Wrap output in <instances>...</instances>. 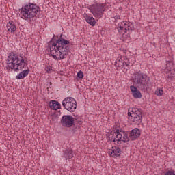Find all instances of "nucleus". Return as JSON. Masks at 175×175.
<instances>
[{"instance_id": "f257e3e1", "label": "nucleus", "mask_w": 175, "mask_h": 175, "mask_svg": "<svg viewBox=\"0 0 175 175\" xmlns=\"http://www.w3.org/2000/svg\"><path fill=\"white\" fill-rule=\"evenodd\" d=\"M69 44H70L69 40H66L62 35L59 38L54 35L48 44V48L53 58L59 61L68 56V53L70 51Z\"/></svg>"}, {"instance_id": "f3484780", "label": "nucleus", "mask_w": 175, "mask_h": 175, "mask_svg": "<svg viewBox=\"0 0 175 175\" xmlns=\"http://www.w3.org/2000/svg\"><path fill=\"white\" fill-rule=\"evenodd\" d=\"M107 135L109 142H113L114 143L117 142V130L116 131H112Z\"/></svg>"}, {"instance_id": "393cba45", "label": "nucleus", "mask_w": 175, "mask_h": 175, "mask_svg": "<svg viewBox=\"0 0 175 175\" xmlns=\"http://www.w3.org/2000/svg\"><path fill=\"white\" fill-rule=\"evenodd\" d=\"M165 175H175L174 171H167Z\"/></svg>"}, {"instance_id": "ddd939ff", "label": "nucleus", "mask_w": 175, "mask_h": 175, "mask_svg": "<svg viewBox=\"0 0 175 175\" xmlns=\"http://www.w3.org/2000/svg\"><path fill=\"white\" fill-rule=\"evenodd\" d=\"M123 59H124V66L123 67L121 68L122 72H124V73H126V72H128V70H129V66L130 65H133V64H132V59H129L126 57H123Z\"/></svg>"}, {"instance_id": "9b49d317", "label": "nucleus", "mask_w": 175, "mask_h": 175, "mask_svg": "<svg viewBox=\"0 0 175 175\" xmlns=\"http://www.w3.org/2000/svg\"><path fill=\"white\" fill-rule=\"evenodd\" d=\"M129 133V139L131 141L137 140L139 137H140V130L138 128H135L134 129L131 130V131H128Z\"/></svg>"}, {"instance_id": "5701e85b", "label": "nucleus", "mask_w": 175, "mask_h": 175, "mask_svg": "<svg viewBox=\"0 0 175 175\" xmlns=\"http://www.w3.org/2000/svg\"><path fill=\"white\" fill-rule=\"evenodd\" d=\"M116 143H115L116 146L115 147H121V140H119L118 139H116Z\"/></svg>"}, {"instance_id": "39448f33", "label": "nucleus", "mask_w": 175, "mask_h": 175, "mask_svg": "<svg viewBox=\"0 0 175 175\" xmlns=\"http://www.w3.org/2000/svg\"><path fill=\"white\" fill-rule=\"evenodd\" d=\"M105 6L104 3H96L90 5L88 9L90 13L93 14L94 17H96V18H102L105 13Z\"/></svg>"}, {"instance_id": "9d476101", "label": "nucleus", "mask_w": 175, "mask_h": 175, "mask_svg": "<svg viewBox=\"0 0 175 175\" xmlns=\"http://www.w3.org/2000/svg\"><path fill=\"white\" fill-rule=\"evenodd\" d=\"M117 139L121 140L124 143H128L130 142L129 135L128 131H124L122 130L117 129Z\"/></svg>"}, {"instance_id": "0eeeda50", "label": "nucleus", "mask_w": 175, "mask_h": 175, "mask_svg": "<svg viewBox=\"0 0 175 175\" xmlns=\"http://www.w3.org/2000/svg\"><path fill=\"white\" fill-rule=\"evenodd\" d=\"M62 105L64 109L70 113L76 111V109H77V102H76V100L72 97H66L64 98Z\"/></svg>"}, {"instance_id": "a211bd4d", "label": "nucleus", "mask_w": 175, "mask_h": 175, "mask_svg": "<svg viewBox=\"0 0 175 175\" xmlns=\"http://www.w3.org/2000/svg\"><path fill=\"white\" fill-rule=\"evenodd\" d=\"M28 75H29V69L25 70L16 75V79H18V80H23V79H25Z\"/></svg>"}, {"instance_id": "2eb2a0df", "label": "nucleus", "mask_w": 175, "mask_h": 175, "mask_svg": "<svg viewBox=\"0 0 175 175\" xmlns=\"http://www.w3.org/2000/svg\"><path fill=\"white\" fill-rule=\"evenodd\" d=\"M49 106L51 110H58V109H61V104L56 100L49 102Z\"/></svg>"}, {"instance_id": "412c9836", "label": "nucleus", "mask_w": 175, "mask_h": 175, "mask_svg": "<svg viewBox=\"0 0 175 175\" xmlns=\"http://www.w3.org/2000/svg\"><path fill=\"white\" fill-rule=\"evenodd\" d=\"M155 95H157V96H162V95H163V90L161 88L157 89Z\"/></svg>"}, {"instance_id": "4468645a", "label": "nucleus", "mask_w": 175, "mask_h": 175, "mask_svg": "<svg viewBox=\"0 0 175 175\" xmlns=\"http://www.w3.org/2000/svg\"><path fill=\"white\" fill-rule=\"evenodd\" d=\"M6 28L9 32L11 33H14L16 31H17V27L16 26V23L14 22L10 21L7 23Z\"/></svg>"}, {"instance_id": "20e7f679", "label": "nucleus", "mask_w": 175, "mask_h": 175, "mask_svg": "<svg viewBox=\"0 0 175 175\" xmlns=\"http://www.w3.org/2000/svg\"><path fill=\"white\" fill-rule=\"evenodd\" d=\"M19 12L21 16H23L22 18L23 20H29L30 23H33L36 21V17L40 13V8L39 5L35 3H28V4L23 5L19 10Z\"/></svg>"}, {"instance_id": "f03ea898", "label": "nucleus", "mask_w": 175, "mask_h": 175, "mask_svg": "<svg viewBox=\"0 0 175 175\" xmlns=\"http://www.w3.org/2000/svg\"><path fill=\"white\" fill-rule=\"evenodd\" d=\"M133 80L135 86H130V90L133 94V96L137 99H140L142 98V93L139 90L145 91L148 88V85H150V77L145 73L142 72V71H139L135 72L133 75Z\"/></svg>"}, {"instance_id": "4be33fe9", "label": "nucleus", "mask_w": 175, "mask_h": 175, "mask_svg": "<svg viewBox=\"0 0 175 175\" xmlns=\"http://www.w3.org/2000/svg\"><path fill=\"white\" fill-rule=\"evenodd\" d=\"M77 77H78V79H83L84 73L83 72V71L80 70L77 72Z\"/></svg>"}, {"instance_id": "423d86ee", "label": "nucleus", "mask_w": 175, "mask_h": 175, "mask_svg": "<svg viewBox=\"0 0 175 175\" xmlns=\"http://www.w3.org/2000/svg\"><path fill=\"white\" fill-rule=\"evenodd\" d=\"M132 31H133V25L129 22L123 21L118 28V32L122 38H129Z\"/></svg>"}, {"instance_id": "1a4fd4ad", "label": "nucleus", "mask_w": 175, "mask_h": 175, "mask_svg": "<svg viewBox=\"0 0 175 175\" xmlns=\"http://www.w3.org/2000/svg\"><path fill=\"white\" fill-rule=\"evenodd\" d=\"M60 123L62 126L72 128L75 125V118L70 115H64L60 120Z\"/></svg>"}, {"instance_id": "dca6fc26", "label": "nucleus", "mask_w": 175, "mask_h": 175, "mask_svg": "<svg viewBox=\"0 0 175 175\" xmlns=\"http://www.w3.org/2000/svg\"><path fill=\"white\" fill-rule=\"evenodd\" d=\"M83 16L84 17V18H85L87 23L90 25H92V27H94L96 24V22L95 21V18H94V17L90 16L87 14H83Z\"/></svg>"}, {"instance_id": "6e6552de", "label": "nucleus", "mask_w": 175, "mask_h": 175, "mask_svg": "<svg viewBox=\"0 0 175 175\" xmlns=\"http://www.w3.org/2000/svg\"><path fill=\"white\" fill-rule=\"evenodd\" d=\"M131 113H133L132 118H133V124H135V125H140L142 121H143L142 110L137 108H131Z\"/></svg>"}, {"instance_id": "cd10ccee", "label": "nucleus", "mask_w": 175, "mask_h": 175, "mask_svg": "<svg viewBox=\"0 0 175 175\" xmlns=\"http://www.w3.org/2000/svg\"><path fill=\"white\" fill-rule=\"evenodd\" d=\"M170 64H173V63H172V62H169V63L167 64V66H169V65H170Z\"/></svg>"}, {"instance_id": "bb28decb", "label": "nucleus", "mask_w": 175, "mask_h": 175, "mask_svg": "<svg viewBox=\"0 0 175 175\" xmlns=\"http://www.w3.org/2000/svg\"><path fill=\"white\" fill-rule=\"evenodd\" d=\"M114 20H115L114 21H117L118 20H121V18L120 17L119 15H116L114 17Z\"/></svg>"}, {"instance_id": "b1692460", "label": "nucleus", "mask_w": 175, "mask_h": 175, "mask_svg": "<svg viewBox=\"0 0 175 175\" xmlns=\"http://www.w3.org/2000/svg\"><path fill=\"white\" fill-rule=\"evenodd\" d=\"M45 70L47 73H51V70H53V69L51 68V66H46L45 67Z\"/></svg>"}, {"instance_id": "f8f14e48", "label": "nucleus", "mask_w": 175, "mask_h": 175, "mask_svg": "<svg viewBox=\"0 0 175 175\" xmlns=\"http://www.w3.org/2000/svg\"><path fill=\"white\" fill-rule=\"evenodd\" d=\"M121 148L118 146H113L111 149L109 150L110 157H113V158H118V157L121 155Z\"/></svg>"}, {"instance_id": "c85d7f7f", "label": "nucleus", "mask_w": 175, "mask_h": 175, "mask_svg": "<svg viewBox=\"0 0 175 175\" xmlns=\"http://www.w3.org/2000/svg\"><path fill=\"white\" fill-rule=\"evenodd\" d=\"M78 123L79 124V125H81V124H83V122L79 121V122H78Z\"/></svg>"}, {"instance_id": "7ed1b4c3", "label": "nucleus", "mask_w": 175, "mask_h": 175, "mask_svg": "<svg viewBox=\"0 0 175 175\" xmlns=\"http://www.w3.org/2000/svg\"><path fill=\"white\" fill-rule=\"evenodd\" d=\"M7 62L8 67L12 70L14 69L15 72L23 70L28 66L27 57L23 53H10Z\"/></svg>"}, {"instance_id": "6ab92c4d", "label": "nucleus", "mask_w": 175, "mask_h": 175, "mask_svg": "<svg viewBox=\"0 0 175 175\" xmlns=\"http://www.w3.org/2000/svg\"><path fill=\"white\" fill-rule=\"evenodd\" d=\"M63 157L66 160L72 159V158H73V151H72L70 149L66 150L64 152Z\"/></svg>"}, {"instance_id": "c756f323", "label": "nucleus", "mask_w": 175, "mask_h": 175, "mask_svg": "<svg viewBox=\"0 0 175 175\" xmlns=\"http://www.w3.org/2000/svg\"><path fill=\"white\" fill-rule=\"evenodd\" d=\"M152 44H153V46L155 47V43H153Z\"/></svg>"}, {"instance_id": "a878e982", "label": "nucleus", "mask_w": 175, "mask_h": 175, "mask_svg": "<svg viewBox=\"0 0 175 175\" xmlns=\"http://www.w3.org/2000/svg\"><path fill=\"white\" fill-rule=\"evenodd\" d=\"M129 111H131V112H129ZM132 116H133V112H132V109H129V112H128V116L132 117Z\"/></svg>"}, {"instance_id": "aec40b11", "label": "nucleus", "mask_w": 175, "mask_h": 175, "mask_svg": "<svg viewBox=\"0 0 175 175\" xmlns=\"http://www.w3.org/2000/svg\"><path fill=\"white\" fill-rule=\"evenodd\" d=\"M115 66H118V68H123L124 66V59H122V57L119 56L116 60Z\"/></svg>"}]
</instances>
